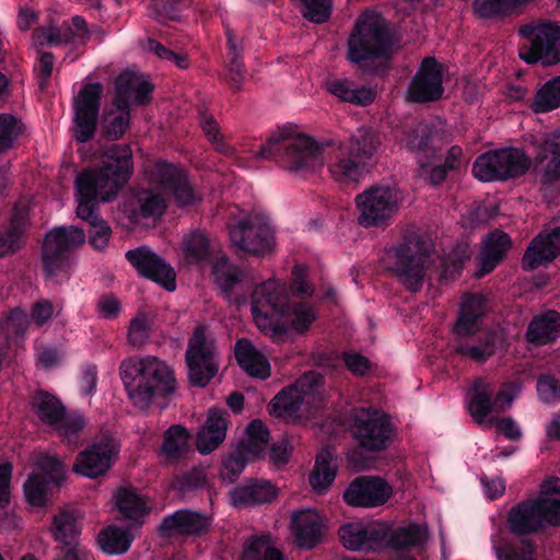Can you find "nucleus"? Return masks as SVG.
<instances>
[{"label":"nucleus","instance_id":"1","mask_svg":"<svg viewBox=\"0 0 560 560\" xmlns=\"http://www.w3.org/2000/svg\"><path fill=\"white\" fill-rule=\"evenodd\" d=\"M328 155V165L335 179L359 183L378 163L383 153L381 142H265L256 158L275 160L289 170H302Z\"/></svg>","mask_w":560,"mask_h":560},{"label":"nucleus","instance_id":"2","mask_svg":"<svg viewBox=\"0 0 560 560\" xmlns=\"http://www.w3.org/2000/svg\"><path fill=\"white\" fill-rule=\"evenodd\" d=\"M131 171L130 148L126 143H112L102 154L101 166L83 171L75 179L77 215L89 223V242L97 250L107 246L112 235L109 225L98 215V202L113 200Z\"/></svg>","mask_w":560,"mask_h":560},{"label":"nucleus","instance_id":"3","mask_svg":"<svg viewBox=\"0 0 560 560\" xmlns=\"http://www.w3.org/2000/svg\"><path fill=\"white\" fill-rule=\"evenodd\" d=\"M103 86L85 83L72 101L73 131L78 140H90L97 128L106 140L121 139L130 126V106L113 101L107 105L97 124Z\"/></svg>","mask_w":560,"mask_h":560},{"label":"nucleus","instance_id":"4","mask_svg":"<svg viewBox=\"0 0 560 560\" xmlns=\"http://www.w3.org/2000/svg\"><path fill=\"white\" fill-rule=\"evenodd\" d=\"M119 371L129 399L140 409L176 388L171 368L155 357L128 358L121 362Z\"/></svg>","mask_w":560,"mask_h":560},{"label":"nucleus","instance_id":"5","mask_svg":"<svg viewBox=\"0 0 560 560\" xmlns=\"http://www.w3.org/2000/svg\"><path fill=\"white\" fill-rule=\"evenodd\" d=\"M145 174L150 184L161 189V192L148 189L137 195L139 211L130 215L135 222L139 221V217L158 218L162 215L166 208L165 194H172L179 206L194 205L199 200L189 185L184 170L174 164L158 161L147 166Z\"/></svg>","mask_w":560,"mask_h":560},{"label":"nucleus","instance_id":"6","mask_svg":"<svg viewBox=\"0 0 560 560\" xmlns=\"http://www.w3.org/2000/svg\"><path fill=\"white\" fill-rule=\"evenodd\" d=\"M339 537L343 547L352 551L375 550L383 545L404 549L423 544L428 538V530L424 525L409 524L387 535L381 524L351 522L340 527Z\"/></svg>","mask_w":560,"mask_h":560},{"label":"nucleus","instance_id":"7","mask_svg":"<svg viewBox=\"0 0 560 560\" xmlns=\"http://www.w3.org/2000/svg\"><path fill=\"white\" fill-rule=\"evenodd\" d=\"M560 479H547L536 498L514 505L508 514V526L512 533L528 535L548 526H560Z\"/></svg>","mask_w":560,"mask_h":560},{"label":"nucleus","instance_id":"8","mask_svg":"<svg viewBox=\"0 0 560 560\" xmlns=\"http://www.w3.org/2000/svg\"><path fill=\"white\" fill-rule=\"evenodd\" d=\"M322 376L307 372L294 384L284 387L269 404V412L276 418L295 422L307 416L317 401Z\"/></svg>","mask_w":560,"mask_h":560},{"label":"nucleus","instance_id":"9","mask_svg":"<svg viewBox=\"0 0 560 560\" xmlns=\"http://www.w3.org/2000/svg\"><path fill=\"white\" fill-rule=\"evenodd\" d=\"M288 306V290L283 281L272 278L255 287L250 310L256 326L269 336L283 329L282 313Z\"/></svg>","mask_w":560,"mask_h":560},{"label":"nucleus","instance_id":"10","mask_svg":"<svg viewBox=\"0 0 560 560\" xmlns=\"http://www.w3.org/2000/svg\"><path fill=\"white\" fill-rule=\"evenodd\" d=\"M390 48L384 19L374 12L363 13L357 21L348 42V59L361 62L386 56Z\"/></svg>","mask_w":560,"mask_h":560},{"label":"nucleus","instance_id":"11","mask_svg":"<svg viewBox=\"0 0 560 560\" xmlns=\"http://www.w3.org/2000/svg\"><path fill=\"white\" fill-rule=\"evenodd\" d=\"M402 202L400 190L394 186L376 185L365 188L355 197L358 223L363 228L387 225Z\"/></svg>","mask_w":560,"mask_h":560},{"label":"nucleus","instance_id":"12","mask_svg":"<svg viewBox=\"0 0 560 560\" xmlns=\"http://www.w3.org/2000/svg\"><path fill=\"white\" fill-rule=\"evenodd\" d=\"M520 57L527 63L541 62L544 66L560 61V26L550 22H533L523 25Z\"/></svg>","mask_w":560,"mask_h":560},{"label":"nucleus","instance_id":"13","mask_svg":"<svg viewBox=\"0 0 560 560\" xmlns=\"http://www.w3.org/2000/svg\"><path fill=\"white\" fill-rule=\"evenodd\" d=\"M523 385L520 382L504 384L492 398L493 385L483 378L475 382L469 390L468 409L472 419L480 425L494 423V412L508 409L521 394Z\"/></svg>","mask_w":560,"mask_h":560},{"label":"nucleus","instance_id":"14","mask_svg":"<svg viewBox=\"0 0 560 560\" xmlns=\"http://www.w3.org/2000/svg\"><path fill=\"white\" fill-rule=\"evenodd\" d=\"M232 243L242 250L264 255L275 248V230L268 215L252 212L241 218L231 229Z\"/></svg>","mask_w":560,"mask_h":560},{"label":"nucleus","instance_id":"15","mask_svg":"<svg viewBox=\"0 0 560 560\" xmlns=\"http://www.w3.org/2000/svg\"><path fill=\"white\" fill-rule=\"evenodd\" d=\"M190 382L205 387L218 372L214 340L206 325L195 328L186 350Z\"/></svg>","mask_w":560,"mask_h":560},{"label":"nucleus","instance_id":"16","mask_svg":"<svg viewBox=\"0 0 560 560\" xmlns=\"http://www.w3.org/2000/svg\"><path fill=\"white\" fill-rule=\"evenodd\" d=\"M409 150L415 153L419 176L431 185H440L448 171L457 167L463 150L459 145L448 149L434 145V142H411Z\"/></svg>","mask_w":560,"mask_h":560},{"label":"nucleus","instance_id":"17","mask_svg":"<svg viewBox=\"0 0 560 560\" xmlns=\"http://www.w3.org/2000/svg\"><path fill=\"white\" fill-rule=\"evenodd\" d=\"M85 242V233L75 226H60L46 234L43 244V262L45 271L52 277L67 272L69 260L67 254Z\"/></svg>","mask_w":560,"mask_h":560},{"label":"nucleus","instance_id":"18","mask_svg":"<svg viewBox=\"0 0 560 560\" xmlns=\"http://www.w3.org/2000/svg\"><path fill=\"white\" fill-rule=\"evenodd\" d=\"M35 471L24 483V495L33 506H44L49 500V485L59 483L66 474L65 464L48 453L33 457Z\"/></svg>","mask_w":560,"mask_h":560},{"label":"nucleus","instance_id":"19","mask_svg":"<svg viewBox=\"0 0 560 560\" xmlns=\"http://www.w3.org/2000/svg\"><path fill=\"white\" fill-rule=\"evenodd\" d=\"M351 432L362 447L378 451L386 446L393 428L386 413L372 408H360L352 412Z\"/></svg>","mask_w":560,"mask_h":560},{"label":"nucleus","instance_id":"20","mask_svg":"<svg viewBox=\"0 0 560 560\" xmlns=\"http://www.w3.org/2000/svg\"><path fill=\"white\" fill-rule=\"evenodd\" d=\"M431 257L425 254L411 255L406 245L386 250L384 264L394 270L399 280L413 292L422 288L424 279L429 278Z\"/></svg>","mask_w":560,"mask_h":560},{"label":"nucleus","instance_id":"21","mask_svg":"<svg viewBox=\"0 0 560 560\" xmlns=\"http://www.w3.org/2000/svg\"><path fill=\"white\" fill-rule=\"evenodd\" d=\"M32 410L37 418L50 425L61 436L72 442L83 429L85 421L79 413L66 415L63 406L52 395L37 392L32 399Z\"/></svg>","mask_w":560,"mask_h":560},{"label":"nucleus","instance_id":"22","mask_svg":"<svg viewBox=\"0 0 560 560\" xmlns=\"http://www.w3.org/2000/svg\"><path fill=\"white\" fill-rule=\"evenodd\" d=\"M119 451V442L112 435H104L77 456L73 470L83 477L96 478L110 469Z\"/></svg>","mask_w":560,"mask_h":560},{"label":"nucleus","instance_id":"23","mask_svg":"<svg viewBox=\"0 0 560 560\" xmlns=\"http://www.w3.org/2000/svg\"><path fill=\"white\" fill-rule=\"evenodd\" d=\"M443 88V67L434 58L427 57L411 80L407 98L413 102H430L442 96Z\"/></svg>","mask_w":560,"mask_h":560},{"label":"nucleus","instance_id":"24","mask_svg":"<svg viewBox=\"0 0 560 560\" xmlns=\"http://www.w3.org/2000/svg\"><path fill=\"white\" fill-rule=\"evenodd\" d=\"M393 493L392 487L378 477H359L343 492L348 505L376 508L385 504Z\"/></svg>","mask_w":560,"mask_h":560},{"label":"nucleus","instance_id":"25","mask_svg":"<svg viewBox=\"0 0 560 560\" xmlns=\"http://www.w3.org/2000/svg\"><path fill=\"white\" fill-rule=\"evenodd\" d=\"M128 261L142 276L161 284L168 291L175 290V272L162 258L142 246L126 253Z\"/></svg>","mask_w":560,"mask_h":560},{"label":"nucleus","instance_id":"26","mask_svg":"<svg viewBox=\"0 0 560 560\" xmlns=\"http://www.w3.org/2000/svg\"><path fill=\"white\" fill-rule=\"evenodd\" d=\"M560 255V226L542 230L527 246L522 265L534 270Z\"/></svg>","mask_w":560,"mask_h":560},{"label":"nucleus","instance_id":"27","mask_svg":"<svg viewBox=\"0 0 560 560\" xmlns=\"http://www.w3.org/2000/svg\"><path fill=\"white\" fill-rule=\"evenodd\" d=\"M290 528L296 544L302 548H313L323 535L324 520L314 509L294 511Z\"/></svg>","mask_w":560,"mask_h":560},{"label":"nucleus","instance_id":"28","mask_svg":"<svg viewBox=\"0 0 560 560\" xmlns=\"http://www.w3.org/2000/svg\"><path fill=\"white\" fill-rule=\"evenodd\" d=\"M115 91L114 101L128 106L131 103L141 105L149 102L153 85L142 73L125 70L116 79Z\"/></svg>","mask_w":560,"mask_h":560},{"label":"nucleus","instance_id":"29","mask_svg":"<svg viewBox=\"0 0 560 560\" xmlns=\"http://www.w3.org/2000/svg\"><path fill=\"white\" fill-rule=\"evenodd\" d=\"M228 427V413L219 408H210L197 433L196 446L199 453L209 454L214 451L224 441Z\"/></svg>","mask_w":560,"mask_h":560},{"label":"nucleus","instance_id":"30","mask_svg":"<svg viewBox=\"0 0 560 560\" xmlns=\"http://www.w3.org/2000/svg\"><path fill=\"white\" fill-rule=\"evenodd\" d=\"M491 546L498 560H536L532 539L511 538L501 527L492 533Z\"/></svg>","mask_w":560,"mask_h":560},{"label":"nucleus","instance_id":"31","mask_svg":"<svg viewBox=\"0 0 560 560\" xmlns=\"http://www.w3.org/2000/svg\"><path fill=\"white\" fill-rule=\"evenodd\" d=\"M277 488L267 480L250 481L231 490L230 503L237 509L255 504H264L277 497Z\"/></svg>","mask_w":560,"mask_h":560},{"label":"nucleus","instance_id":"32","mask_svg":"<svg viewBox=\"0 0 560 560\" xmlns=\"http://www.w3.org/2000/svg\"><path fill=\"white\" fill-rule=\"evenodd\" d=\"M486 311V301L481 294L465 295L460 303L459 315L453 332L457 337L475 334L479 329V320Z\"/></svg>","mask_w":560,"mask_h":560},{"label":"nucleus","instance_id":"33","mask_svg":"<svg viewBox=\"0 0 560 560\" xmlns=\"http://www.w3.org/2000/svg\"><path fill=\"white\" fill-rule=\"evenodd\" d=\"M209 526V520L197 512L183 510L164 518L161 532L166 536L196 535Z\"/></svg>","mask_w":560,"mask_h":560},{"label":"nucleus","instance_id":"34","mask_svg":"<svg viewBox=\"0 0 560 560\" xmlns=\"http://www.w3.org/2000/svg\"><path fill=\"white\" fill-rule=\"evenodd\" d=\"M510 246L511 240L506 233L494 231L489 234L483 241L476 276L481 277L493 270Z\"/></svg>","mask_w":560,"mask_h":560},{"label":"nucleus","instance_id":"35","mask_svg":"<svg viewBox=\"0 0 560 560\" xmlns=\"http://www.w3.org/2000/svg\"><path fill=\"white\" fill-rule=\"evenodd\" d=\"M336 474L335 453L330 448H324L317 454L315 465L308 476L312 490L317 494L328 491L336 478Z\"/></svg>","mask_w":560,"mask_h":560},{"label":"nucleus","instance_id":"36","mask_svg":"<svg viewBox=\"0 0 560 560\" xmlns=\"http://www.w3.org/2000/svg\"><path fill=\"white\" fill-rule=\"evenodd\" d=\"M235 357L240 366L250 376L261 380L270 375V365L266 357L247 339L235 345Z\"/></svg>","mask_w":560,"mask_h":560},{"label":"nucleus","instance_id":"37","mask_svg":"<svg viewBox=\"0 0 560 560\" xmlns=\"http://www.w3.org/2000/svg\"><path fill=\"white\" fill-rule=\"evenodd\" d=\"M540 179L546 189L560 187V142H541Z\"/></svg>","mask_w":560,"mask_h":560},{"label":"nucleus","instance_id":"38","mask_svg":"<svg viewBox=\"0 0 560 560\" xmlns=\"http://www.w3.org/2000/svg\"><path fill=\"white\" fill-rule=\"evenodd\" d=\"M317 318L316 310L308 303L300 302L292 307H288L282 313L283 329L278 331L272 338H281L290 331L303 334Z\"/></svg>","mask_w":560,"mask_h":560},{"label":"nucleus","instance_id":"39","mask_svg":"<svg viewBox=\"0 0 560 560\" xmlns=\"http://www.w3.org/2000/svg\"><path fill=\"white\" fill-rule=\"evenodd\" d=\"M327 91L343 102L357 105H368L375 98V91L366 86H357L346 78L332 79L326 84Z\"/></svg>","mask_w":560,"mask_h":560},{"label":"nucleus","instance_id":"40","mask_svg":"<svg viewBox=\"0 0 560 560\" xmlns=\"http://www.w3.org/2000/svg\"><path fill=\"white\" fill-rule=\"evenodd\" d=\"M117 510L124 518L139 522L149 512L147 499L132 488H119L114 494Z\"/></svg>","mask_w":560,"mask_h":560},{"label":"nucleus","instance_id":"41","mask_svg":"<svg viewBox=\"0 0 560 560\" xmlns=\"http://www.w3.org/2000/svg\"><path fill=\"white\" fill-rule=\"evenodd\" d=\"M182 257L187 265H202L214 255V247L207 235L195 231L186 235L182 241Z\"/></svg>","mask_w":560,"mask_h":560},{"label":"nucleus","instance_id":"42","mask_svg":"<svg viewBox=\"0 0 560 560\" xmlns=\"http://www.w3.org/2000/svg\"><path fill=\"white\" fill-rule=\"evenodd\" d=\"M212 273L217 284L228 298L248 280V276L224 256L217 258Z\"/></svg>","mask_w":560,"mask_h":560},{"label":"nucleus","instance_id":"43","mask_svg":"<svg viewBox=\"0 0 560 560\" xmlns=\"http://www.w3.org/2000/svg\"><path fill=\"white\" fill-rule=\"evenodd\" d=\"M560 336V314L548 311L536 316L527 329V339L530 342L544 345L556 340Z\"/></svg>","mask_w":560,"mask_h":560},{"label":"nucleus","instance_id":"44","mask_svg":"<svg viewBox=\"0 0 560 560\" xmlns=\"http://www.w3.org/2000/svg\"><path fill=\"white\" fill-rule=\"evenodd\" d=\"M498 154L502 165L503 182L523 176L532 166V159L521 149L510 147L498 150Z\"/></svg>","mask_w":560,"mask_h":560},{"label":"nucleus","instance_id":"45","mask_svg":"<svg viewBox=\"0 0 560 560\" xmlns=\"http://www.w3.org/2000/svg\"><path fill=\"white\" fill-rule=\"evenodd\" d=\"M133 540L129 530L110 525L104 528L97 537L100 548L107 555H122L128 551Z\"/></svg>","mask_w":560,"mask_h":560},{"label":"nucleus","instance_id":"46","mask_svg":"<svg viewBox=\"0 0 560 560\" xmlns=\"http://www.w3.org/2000/svg\"><path fill=\"white\" fill-rule=\"evenodd\" d=\"M268 439L269 432L266 425L259 420H254L247 427L238 450L247 456V459L253 460L265 451Z\"/></svg>","mask_w":560,"mask_h":560},{"label":"nucleus","instance_id":"47","mask_svg":"<svg viewBox=\"0 0 560 560\" xmlns=\"http://www.w3.org/2000/svg\"><path fill=\"white\" fill-rule=\"evenodd\" d=\"M190 433L182 425L170 427L164 433L161 452L167 459H177L189 450Z\"/></svg>","mask_w":560,"mask_h":560},{"label":"nucleus","instance_id":"48","mask_svg":"<svg viewBox=\"0 0 560 560\" xmlns=\"http://www.w3.org/2000/svg\"><path fill=\"white\" fill-rule=\"evenodd\" d=\"M51 532L55 539L63 546L79 544L80 528L77 524V517L72 512L60 511L55 515Z\"/></svg>","mask_w":560,"mask_h":560},{"label":"nucleus","instance_id":"49","mask_svg":"<svg viewBox=\"0 0 560 560\" xmlns=\"http://www.w3.org/2000/svg\"><path fill=\"white\" fill-rule=\"evenodd\" d=\"M472 174L479 182H503L498 150L479 155L474 162Z\"/></svg>","mask_w":560,"mask_h":560},{"label":"nucleus","instance_id":"50","mask_svg":"<svg viewBox=\"0 0 560 560\" xmlns=\"http://www.w3.org/2000/svg\"><path fill=\"white\" fill-rule=\"evenodd\" d=\"M530 107L535 113H548L560 107V77H555L541 85Z\"/></svg>","mask_w":560,"mask_h":560},{"label":"nucleus","instance_id":"51","mask_svg":"<svg viewBox=\"0 0 560 560\" xmlns=\"http://www.w3.org/2000/svg\"><path fill=\"white\" fill-rule=\"evenodd\" d=\"M25 214L15 213L10 224L0 233V257L15 252L23 243Z\"/></svg>","mask_w":560,"mask_h":560},{"label":"nucleus","instance_id":"52","mask_svg":"<svg viewBox=\"0 0 560 560\" xmlns=\"http://www.w3.org/2000/svg\"><path fill=\"white\" fill-rule=\"evenodd\" d=\"M241 560H283V556L264 536L252 538L245 544Z\"/></svg>","mask_w":560,"mask_h":560},{"label":"nucleus","instance_id":"53","mask_svg":"<svg viewBox=\"0 0 560 560\" xmlns=\"http://www.w3.org/2000/svg\"><path fill=\"white\" fill-rule=\"evenodd\" d=\"M302 15L316 24L326 22L331 14V0H292Z\"/></svg>","mask_w":560,"mask_h":560},{"label":"nucleus","instance_id":"54","mask_svg":"<svg viewBox=\"0 0 560 560\" xmlns=\"http://www.w3.org/2000/svg\"><path fill=\"white\" fill-rule=\"evenodd\" d=\"M71 28L68 26H48L36 30L33 34L34 45L37 47L59 46L63 43H71Z\"/></svg>","mask_w":560,"mask_h":560},{"label":"nucleus","instance_id":"55","mask_svg":"<svg viewBox=\"0 0 560 560\" xmlns=\"http://www.w3.org/2000/svg\"><path fill=\"white\" fill-rule=\"evenodd\" d=\"M151 317L145 313H138L129 323L127 329L128 342L136 348L142 347L149 339Z\"/></svg>","mask_w":560,"mask_h":560},{"label":"nucleus","instance_id":"56","mask_svg":"<svg viewBox=\"0 0 560 560\" xmlns=\"http://www.w3.org/2000/svg\"><path fill=\"white\" fill-rule=\"evenodd\" d=\"M33 325L27 314L21 310H13L3 322L1 329L8 339H18L22 337Z\"/></svg>","mask_w":560,"mask_h":560},{"label":"nucleus","instance_id":"57","mask_svg":"<svg viewBox=\"0 0 560 560\" xmlns=\"http://www.w3.org/2000/svg\"><path fill=\"white\" fill-rule=\"evenodd\" d=\"M31 137L27 126L12 114H0V140Z\"/></svg>","mask_w":560,"mask_h":560},{"label":"nucleus","instance_id":"58","mask_svg":"<svg viewBox=\"0 0 560 560\" xmlns=\"http://www.w3.org/2000/svg\"><path fill=\"white\" fill-rule=\"evenodd\" d=\"M468 258L466 247L458 246L455 250L450 253L441 261V271L439 273L441 279H453L457 276L464 265L465 259Z\"/></svg>","mask_w":560,"mask_h":560},{"label":"nucleus","instance_id":"59","mask_svg":"<svg viewBox=\"0 0 560 560\" xmlns=\"http://www.w3.org/2000/svg\"><path fill=\"white\" fill-rule=\"evenodd\" d=\"M415 132L417 140H434L451 136L447 132L445 122L439 117L418 124Z\"/></svg>","mask_w":560,"mask_h":560},{"label":"nucleus","instance_id":"60","mask_svg":"<svg viewBox=\"0 0 560 560\" xmlns=\"http://www.w3.org/2000/svg\"><path fill=\"white\" fill-rule=\"evenodd\" d=\"M267 140H314L303 126L288 121L278 125Z\"/></svg>","mask_w":560,"mask_h":560},{"label":"nucleus","instance_id":"61","mask_svg":"<svg viewBox=\"0 0 560 560\" xmlns=\"http://www.w3.org/2000/svg\"><path fill=\"white\" fill-rule=\"evenodd\" d=\"M537 394L546 405L555 404L560 399V383L551 375H542L537 381Z\"/></svg>","mask_w":560,"mask_h":560},{"label":"nucleus","instance_id":"62","mask_svg":"<svg viewBox=\"0 0 560 560\" xmlns=\"http://www.w3.org/2000/svg\"><path fill=\"white\" fill-rule=\"evenodd\" d=\"M250 459H247V456H245L241 451L237 448L235 454H230L223 459L222 464V477L224 479H228L232 481L236 476H238L242 470L244 469L247 462Z\"/></svg>","mask_w":560,"mask_h":560},{"label":"nucleus","instance_id":"63","mask_svg":"<svg viewBox=\"0 0 560 560\" xmlns=\"http://www.w3.org/2000/svg\"><path fill=\"white\" fill-rule=\"evenodd\" d=\"M60 310L47 300L38 301L34 304L31 313V320L35 326H44L54 316L58 315Z\"/></svg>","mask_w":560,"mask_h":560},{"label":"nucleus","instance_id":"64","mask_svg":"<svg viewBox=\"0 0 560 560\" xmlns=\"http://www.w3.org/2000/svg\"><path fill=\"white\" fill-rule=\"evenodd\" d=\"M96 312L103 319H114L121 312V302L113 294L102 295L96 302Z\"/></svg>","mask_w":560,"mask_h":560}]
</instances>
